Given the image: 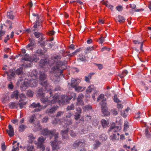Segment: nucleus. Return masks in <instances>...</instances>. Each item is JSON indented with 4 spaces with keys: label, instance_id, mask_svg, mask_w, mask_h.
Segmentation results:
<instances>
[{
    "label": "nucleus",
    "instance_id": "obj_5",
    "mask_svg": "<svg viewBox=\"0 0 151 151\" xmlns=\"http://www.w3.org/2000/svg\"><path fill=\"white\" fill-rule=\"evenodd\" d=\"M86 145L85 140L82 139L75 141L72 147L73 148L76 149L78 147H83Z\"/></svg>",
    "mask_w": 151,
    "mask_h": 151
},
{
    "label": "nucleus",
    "instance_id": "obj_36",
    "mask_svg": "<svg viewBox=\"0 0 151 151\" xmlns=\"http://www.w3.org/2000/svg\"><path fill=\"white\" fill-rule=\"evenodd\" d=\"M27 151H35L34 147L31 145H29L27 147Z\"/></svg>",
    "mask_w": 151,
    "mask_h": 151
},
{
    "label": "nucleus",
    "instance_id": "obj_28",
    "mask_svg": "<svg viewBox=\"0 0 151 151\" xmlns=\"http://www.w3.org/2000/svg\"><path fill=\"white\" fill-rule=\"evenodd\" d=\"M101 123L102 126L104 128L108 127L109 126V122L106 121L105 119H102L101 120Z\"/></svg>",
    "mask_w": 151,
    "mask_h": 151
},
{
    "label": "nucleus",
    "instance_id": "obj_43",
    "mask_svg": "<svg viewBox=\"0 0 151 151\" xmlns=\"http://www.w3.org/2000/svg\"><path fill=\"white\" fill-rule=\"evenodd\" d=\"M27 95L29 97H32L34 94L33 92L31 90H29L27 93Z\"/></svg>",
    "mask_w": 151,
    "mask_h": 151
},
{
    "label": "nucleus",
    "instance_id": "obj_61",
    "mask_svg": "<svg viewBox=\"0 0 151 151\" xmlns=\"http://www.w3.org/2000/svg\"><path fill=\"white\" fill-rule=\"evenodd\" d=\"M91 119V117L90 116L87 115L86 116L85 119L86 120L89 121H90Z\"/></svg>",
    "mask_w": 151,
    "mask_h": 151
},
{
    "label": "nucleus",
    "instance_id": "obj_22",
    "mask_svg": "<svg viewBox=\"0 0 151 151\" xmlns=\"http://www.w3.org/2000/svg\"><path fill=\"white\" fill-rule=\"evenodd\" d=\"M22 68H19L18 69H17L16 71V74L19 75H21L20 76V78L22 79L23 78H26V75H27L25 74H22Z\"/></svg>",
    "mask_w": 151,
    "mask_h": 151
},
{
    "label": "nucleus",
    "instance_id": "obj_55",
    "mask_svg": "<svg viewBox=\"0 0 151 151\" xmlns=\"http://www.w3.org/2000/svg\"><path fill=\"white\" fill-rule=\"evenodd\" d=\"M70 135L72 137H75L76 135V134L72 130H70Z\"/></svg>",
    "mask_w": 151,
    "mask_h": 151
},
{
    "label": "nucleus",
    "instance_id": "obj_24",
    "mask_svg": "<svg viewBox=\"0 0 151 151\" xmlns=\"http://www.w3.org/2000/svg\"><path fill=\"white\" fill-rule=\"evenodd\" d=\"M19 92L17 90L13 92L11 95V97L12 98H15L16 100L19 99Z\"/></svg>",
    "mask_w": 151,
    "mask_h": 151
},
{
    "label": "nucleus",
    "instance_id": "obj_17",
    "mask_svg": "<svg viewBox=\"0 0 151 151\" xmlns=\"http://www.w3.org/2000/svg\"><path fill=\"white\" fill-rule=\"evenodd\" d=\"M121 129V127L120 126L113 127L112 125L110 128L109 131L114 132L115 133H117L120 131Z\"/></svg>",
    "mask_w": 151,
    "mask_h": 151
},
{
    "label": "nucleus",
    "instance_id": "obj_7",
    "mask_svg": "<svg viewBox=\"0 0 151 151\" xmlns=\"http://www.w3.org/2000/svg\"><path fill=\"white\" fill-rule=\"evenodd\" d=\"M50 143L52 148V151H58L57 150L60 148L62 142L61 141L59 140L58 138L56 141L54 140L51 141Z\"/></svg>",
    "mask_w": 151,
    "mask_h": 151
},
{
    "label": "nucleus",
    "instance_id": "obj_60",
    "mask_svg": "<svg viewBox=\"0 0 151 151\" xmlns=\"http://www.w3.org/2000/svg\"><path fill=\"white\" fill-rule=\"evenodd\" d=\"M114 101L116 103H119L120 101L119 99L117 98V96L116 95L114 96Z\"/></svg>",
    "mask_w": 151,
    "mask_h": 151
},
{
    "label": "nucleus",
    "instance_id": "obj_39",
    "mask_svg": "<svg viewBox=\"0 0 151 151\" xmlns=\"http://www.w3.org/2000/svg\"><path fill=\"white\" fill-rule=\"evenodd\" d=\"M26 127V126L24 125H20L19 127V130L20 132H22L24 130Z\"/></svg>",
    "mask_w": 151,
    "mask_h": 151
},
{
    "label": "nucleus",
    "instance_id": "obj_52",
    "mask_svg": "<svg viewBox=\"0 0 151 151\" xmlns=\"http://www.w3.org/2000/svg\"><path fill=\"white\" fill-rule=\"evenodd\" d=\"M64 113V111H59L57 112L56 116L57 117H59L62 116Z\"/></svg>",
    "mask_w": 151,
    "mask_h": 151
},
{
    "label": "nucleus",
    "instance_id": "obj_12",
    "mask_svg": "<svg viewBox=\"0 0 151 151\" xmlns=\"http://www.w3.org/2000/svg\"><path fill=\"white\" fill-rule=\"evenodd\" d=\"M38 83V80L36 79L29 78V86L32 88H35L37 86Z\"/></svg>",
    "mask_w": 151,
    "mask_h": 151
},
{
    "label": "nucleus",
    "instance_id": "obj_26",
    "mask_svg": "<svg viewBox=\"0 0 151 151\" xmlns=\"http://www.w3.org/2000/svg\"><path fill=\"white\" fill-rule=\"evenodd\" d=\"M41 23L42 22L40 21H35L33 26V28H34V29H33V31H35L36 30V29L37 28V26L40 27V28H41L40 27H42Z\"/></svg>",
    "mask_w": 151,
    "mask_h": 151
},
{
    "label": "nucleus",
    "instance_id": "obj_32",
    "mask_svg": "<svg viewBox=\"0 0 151 151\" xmlns=\"http://www.w3.org/2000/svg\"><path fill=\"white\" fill-rule=\"evenodd\" d=\"M145 134L146 137L148 139L151 138V134L149 132V128L147 127L145 129Z\"/></svg>",
    "mask_w": 151,
    "mask_h": 151
},
{
    "label": "nucleus",
    "instance_id": "obj_44",
    "mask_svg": "<svg viewBox=\"0 0 151 151\" xmlns=\"http://www.w3.org/2000/svg\"><path fill=\"white\" fill-rule=\"evenodd\" d=\"M26 103L24 102L21 101H19V104L20 109H22L23 108L24 106L26 104Z\"/></svg>",
    "mask_w": 151,
    "mask_h": 151
},
{
    "label": "nucleus",
    "instance_id": "obj_54",
    "mask_svg": "<svg viewBox=\"0 0 151 151\" xmlns=\"http://www.w3.org/2000/svg\"><path fill=\"white\" fill-rule=\"evenodd\" d=\"M74 116L75 119L76 120H77L80 118L81 116V114L76 113L74 115Z\"/></svg>",
    "mask_w": 151,
    "mask_h": 151
},
{
    "label": "nucleus",
    "instance_id": "obj_19",
    "mask_svg": "<svg viewBox=\"0 0 151 151\" xmlns=\"http://www.w3.org/2000/svg\"><path fill=\"white\" fill-rule=\"evenodd\" d=\"M106 106V103L101 104V111L104 116H107L109 114V112L107 110L106 107H105Z\"/></svg>",
    "mask_w": 151,
    "mask_h": 151
},
{
    "label": "nucleus",
    "instance_id": "obj_11",
    "mask_svg": "<svg viewBox=\"0 0 151 151\" xmlns=\"http://www.w3.org/2000/svg\"><path fill=\"white\" fill-rule=\"evenodd\" d=\"M81 81V80L79 79L73 78L71 80L70 84V83H68V85H70V86L75 89Z\"/></svg>",
    "mask_w": 151,
    "mask_h": 151
},
{
    "label": "nucleus",
    "instance_id": "obj_38",
    "mask_svg": "<svg viewBox=\"0 0 151 151\" xmlns=\"http://www.w3.org/2000/svg\"><path fill=\"white\" fill-rule=\"evenodd\" d=\"M83 110H92V107L90 105H87L83 107Z\"/></svg>",
    "mask_w": 151,
    "mask_h": 151
},
{
    "label": "nucleus",
    "instance_id": "obj_34",
    "mask_svg": "<svg viewBox=\"0 0 151 151\" xmlns=\"http://www.w3.org/2000/svg\"><path fill=\"white\" fill-rule=\"evenodd\" d=\"M129 123L127 121H125L124 125V131H126L127 129L129 128Z\"/></svg>",
    "mask_w": 151,
    "mask_h": 151
},
{
    "label": "nucleus",
    "instance_id": "obj_49",
    "mask_svg": "<svg viewBox=\"0 0 151 151\" xmlns=\"http://www.w3.org/2000/svg\"><path fill=\"white\" fill-rule=\"evenodd\" d=\"M99 122V120L97 119H94L92 122V124L94 126H96L98 125Z\"/></svg>",
    "mask_w": 151,
    "mask_h": 151
},
{
    "label": "nucleus",
    "instance_id": "obj_47",
    "mask_svg": "<svg viewBox=\"0 0 151 151\" xmlns=\"http://www.w3.org/2000/svg\"><path fill=\"white\" fill-rule=\"evenodd\" d=\"M105 37L101 36L99 38L97 41L100 44H102L105 41Z\"/></svg>",
    "mask_w": 151,
    "mask_h": 151
},
{
    "label": "nucleus",
    "instance_id": "obj_33",
    "mask_svg": "<svg viewBox=\"0 0 151 151\" xmlns=\"http://www.w3.org/2000/svg\"><path fill=\"white\" fill-rule=\"evenodd\" d=\"M9 106L12 109L17 108L18 107V104L15 102H11L9 104Z\"/></svg>",
    "mask_w": 151,
    "mask_h": 151
},
{
    "label": "nucleus",
    "instance_id": "obj_62",
    "mask_svg": "<svg viewBox=\"0 0 151 151\" xmlns=\"http://www.w3.org/2000/svg\"><path fill=\"white\" fill-rule=\"evenodd\" d=\"M112 112L115 115H116L118 113L117 110L115 109H113L112 111Z\"/></svg>",
    "mask_w": 151,
    "mask_h": 151
},
{
    "label": "nucleus",
    "instance_id": "obj_16",
    "mask_svg": "<svg viewBox=\"0 0 151 151\" xmlns=\"http://www.w3.org/2000/svg\"><path fill=\"white\" fill-rule=\"evenodd\" d=\"M37 72L35 70L32 71L31 74L29 73H27L26 77L28 78H35L36 79L37 78Z\"/></svg>",
    "mask_w": 151,
    "mask_h": 151
},
{
    "label": "nucleus",
    "instance_id": "obj_58",
    "mask_svg": "<svg viewBox=\"0 0 151 151\" xmlns=\"http://www.w3.org/2000/svg\"><path fill=\"white\" fill-rule=\"evenodd\" d=\"M79 132L81 134H83L85 133L84 132V127L83 126L79 130Z\"/></svg>",
    "mask_w": 151,
    "mask_h": 151
},
{
    "label": "nucleus",
    "instance_id": "obj_50",
    "mask_svg": "<svg viewBox=\"0 0 151 151\" xmlns=\"http://www.w3.org/2000/svg\"><path fill=\"white\" fill-rule=\"evenodd\" d=\"M94 49L93 47H87L86 50V53H87L88 52H90L91 51L93 50Z\"/></svg>",
    "mask_w": 151,
    "mask_h": 151
},
{
    "label": "nucleus",
    "instance_id": "obj_31",
    "mask_svg": "<svg viewBox=\"0 0 151 151\" xmlns=\"http://www.w3.org/2000/svg\"><path fill=\"white\" fill-rule=\"evenodd\" d=\"M117 20L120 24L124 22L125 21L124 18L122 16L119 15L117 17Z\"/></svg>",
    "mask_w": 151,
    "mask_h": 151
},
{
    "label": "nucleus",
    "instance_id": "obj_64",
    "mask_svg": "<svg viewBox=\"0 0 151 151\" xmlns=\"http://www.w3.org/2000/svg\"><path fill=\"white\" fill-rule=\"evenodd\" d=\"M19 150L18 147H16L15 146H13V149L12 151H18Z\"/></svg>",
    "mask_w": 151,
    "mask_h": 151
},
{
    "label": "nucleus",
    "instance_id": "obj_42",
    "mask_svg": "<svg viewBox=\"0 0 151 151\" xmlns=\"http://www.w3.org/2000/svg\"><path fill=\"white\" fill-rule=\"evenodd\" d=\"M92 74H89L88 76H85V81L87 82H89L90 80Z\"/></svg>",
    "mask_w": 151,
    "mask_h": 151
},
{
    "label": "nucleus",
    "instance_id": "obj_48",
    "mask_svg": "<svg viewBox=\"0 0 151 151\" xmlns=\"http://www.w3.org/2000/svg\"><path fill=\"white\" fill-rule=\"evenodd\" d=\"M35 115L31 116L29 117V122L30 123L33 122L35 120Z\"/></svg>",
    "mask_w": 151,
    "mask_h": 151
},
{
    "label": "nucleus",
    "instance_id": "obj_30",
    "mask_svg": "<svg viewBox=\"0 0 151 151\" xmlns=\"http://www.w3.org/2000/svg\"><path fill=\"white\" fill-rule=\"evenodd\" d=\"M86 88L85 87L78 86L75 89V91L78 92H81L84 91Z\"/></svg>",
    "mask_w": 151,
    "mask_h": 151
},
{
    "label": "nucleus",
    "instance_id": "obj_46",
    "mask_svg": "<svg viewBox=\"0 0 151 151\" xmlns=\"http://www.w3.org/2000/svg\"><path fill=\"white\" fill-rule=\"evenodd\" d=\"M74 109V106L73 104H71L70 105L68 106L67 108V110H73Z\"/></svg>",
    "mask_w": 151,
    "mask_h": 151
},
{
    "label": "nucleus",
    "instance_id": "obj_2",
    "mask_svg": "<svg viewBox=\"0 0 151 151\" xmlns=\"http://www.w3.org/2000/svg\"><path fill=\"white\" fill-rule=\"evenodd\" d=\"M41 85L44 86L47 93L49 92L50 95V97L45 96V94L43 89L42 88H40L37 92V96L39 97L42 102L46 105L44 106L40 105V103H33L31 104L29 106L30 109H33L32 112H39L42 109H44L48 105H51L56 103L58 101V95L53 96L51 95L52 91V87L50 86L48 82L47 81L42 82L40 83Z\"/></svg>",
    "mask_w": 151,
    "mask_h": 151
},
{
    "label": "nucleus",
    "instance_id": "obj_25",
    "mask_svg": "<svg viewBox=\"0 0 151 151\" xmlns=\"http://www.w3.org/2000/svg\"><path fill=\"white\" fill-rule=\"evenodd\" d=\"M101 143L98 140H96L95 141L93 145V148L94 150H96L99 147H100Z\"/></svg>",
    "mask_w": 151,
    "mask_h": 151
},
{
    "label": "nucleus",
    "instance_id": "obj_8",
    "mask_svg": "<svg viewBox=\"0 0 151 151\" xmlns=\"http://www.w3.org/2000/svg\"><path fill=\"white\" fill-rule=\"evenodd\" d=\"M23 80H24V81L21 84L20 87L21 90L22 91H24L27 88V87L29 86L28 83L29 78H28L27 77H26V78H23L22 79L20 78L19 79L18 81V82L19 81H21Z\"/></svg>",
    "mask_w": 151,
    "mask_h": 151
},
{
    "label": "nucleus",
    "instance_id": "obj_27",
    "mask_svg": "<svg viewBox=\"0 0 151 151\" xmlns=\"http://www.w3.org/2000/svg\"><path fill=\"white\" fill-rule=\"evenodd\" d=\"M101 100H102V103H105L104 102L106 100V98L104 97V95L103 94H101L98 96L97 101V102H99Z\"/></svg>",
    "mask_w": 151,
    "mask_h": 151
},
{
    "label": "nucleus",
    "instance_id": "obj_40",
    "mask_svg": "<svg viewBox=\"0 0 151 151\" xmlns=\"http://www.w3.org/2000/svg\"><path fill=\"white\" fill-rule=\"evenodd\" d=\"M133 42L135 44H141V46L140 47V50L141 51H143L142 50V48L143 47V42H139L138 41L136 40H134L133 41Z\"/></svg>",
    "mask_w": 151,
    "mask_h": 151
},
{
    "label": "nucleus",
    "instance_id": "obj_63",
    "mask_svg": "<svg viewBox=\"0 0 151 151\" xmlns=\"http://www.w3.org/2000/svg\"><path fill=\"white\" fill-rule=\"evenodd\" d=\"M76 111L77 112V113H77L81 114V108L80 107H78L76 108Z\"/></svg>",
    "mask_w": 151,
    "mask_h": 151
},
{
    "label": "nucleus",
    "instance_id": "obj_23",
    "mask_svg": "<svg viewBox=\"0 0 151 151\" xmlns=\"http://www.w3.org/2000/svg\"><path fill=\"white\" fill-rule=\"evenodd\" d=\"M29 44L26 46V48L29 49H32L35 44V40L33 39H29Z\"/></svg>",
    "mask_w": 151,
    "mask_h": 151
},
{
    "label": "nucleus",
    "instance_id": "obj_35",
    "mask_svg": "<svg viewBox=\"0 0 151 151\" xmlns=\"http://www.w3.org/2000/svg\"><path fill=\"white\" fill-rule=\"evenodd\" d=\"M35 130L36 131L40 130L42 129V127L40 125L39 122H38L37 123V125L35 126Z\"/></svg>",
    "mask_w": 151,
    "mask_h": 151
},
{
    "label": "nucleus",
    "instance_id": "obj_21",
    "mask_svg": "<svg viewBox=\"0 0 151 151\" xmlns=\"http://www.w3.org/2000/svg\"><path fill=\"white\" fill-rule=\"evenodd\" d=\"M84 96L82 93H80L77 99V102L76 104L78 105H82L83 104L82 99Z\"/></svg>",
    "mask_w": 151,
    "mask_h": 151
},
{
    "label": "nucleus",
    "instance_id": "obj_45",
    "mask_svg": "<svg viewBox=\"0 0 151 151\" xmlns=\"http://www.w3.org/2000/svg\"><path fill=\"white\" fill-rule=\"evenodd\" d=\"M34 34L36 38H38L42 35V34L38 32H34Z\"/></svg>",
    "mask_w": 151,
    "mask_h": 151
},
{
    "label": "nucleus",
    "instance_id": "obj_41",
    "mask_svg": "<svg viewBox=\"0 0 151 151\" xmlns=\"http://www.w3.org/2000/svg\"><path fill=\"white\" fill-rule=\"evenodd\" d=\"M7 17L8 18L10 19H13L14 17L12 15V12H8L7 13Z\"/></svg>",
    "mask_w": 151,
    "mask_h": 151
},
{
    "label": "nucleus",
    "instance_id": "obj_51",
    "mask_svg": "<svg viewBox=\"0 0 151 151\" xmlns=\"http://www.w3.org/2000/svg\"><path fill=\"white\" fill-rule=\"evenodd\" d=\"M89 136L90 139L93 140L94 139L95 135L93 133H91L89 134Z\"/></svg>",
    "mask_w": 151,
    "mask_h": 151
},
{
    "label": "nucleus",
    "instance_id": "obj_59",
    "mask_svg": "<svg viewBox=\"0 0 151 151\" xmlns=\"http://www.w3.org/2000/svg\"><path fill=\"white\" fill-rule=\"evenodd\" d=\"M117 107L118 109H119V110L120 111L123 108V106L122 104H117Z\"/></svg>",
    "mask_w": 151,
    "mask_h": 151
},
{
    "label": "nucleus",
    "instance_id": "obj_4",
    "mask_svg": "<svg viewBox=\"0 0 151 151\" xmlns=\"http://www.w3.org/2000/svg\"><path fill=\"white\" fill-rule=\"evenodd\" d=\"M41 134L44 135H46L49 137L50 139H51L53 136L54 137L55 141L58 138L59 134L56 132L55 129L49 131L47 128L44 129L41 131Z\"/></svg>",
    "mask_w": 151,
    "mask_h": 151
},
{
    "label": "nucleus",
    "instance_id": "obj_18",
    "mask_svg": "<svg viewBox=\"0 0 151 151\" xmlns=\"http://www.w3.org/2000/svg\"><path fill=\"white\" fill-rule=\"evenodd\" d=\"M6 131L10 137L13 136L14 135V128L10 124L9 125L8 129L6 130Z\"/></svg>",
    "mask_w": 151,
    "mask_h": 151
},
{
    "label": "nucleus",
    "instance_id": "obj_14",
    "mask_svg": "<svg viewBox=\"0 0 151 151\" xmlns=\"http://www.w3.org/2000/svg\"><path fill=\"white\" fill-rule=\"evenodd\" d=\"M58 108V106L57 105H54L50 108L47 109L46 111V114L50 115L54 113L56 110Z\"/></svg>",
    "mask_w": 151,
    "mask_h": 151
},
{
    "label": "nucleus",
    "instance_id": "obj_9",
    "mask_svg": "<svg viewBox=\"0 0 151 151\" xmlns=\"http://www.w3.org/2000/svg\"><path fill=\"white\" fill-rule=\"evenodd\" d=\"M45 139L43 137L41 136L38 138V142L37 143V148L42 151H44L45 148V147L43 143L45 140Z\"/></svg>",
    "mask_w": 151,
    "mask_h": 151
},
{
    "label": "nucleus",
    "instance_id": "obj_13",
    "mask_svg": "<svg viewBox=\"0 0 151 151\" xmlns=\"http://www.w3.org/2000/svg\"><path fill=\"white\" fill-rule=\"evenodd\" d=\"M86 92L87 94H88L92 92L94 94H97V93H98V91L96 90V88L92 85H90L88 86L87 88L86 89Z\"/></svg>",
    "mask_w": 151,
    "mask_h": 151
},
{
    "label": "nucleus",
    "instance_id": "obj_6",
    "mask_svg": "<svg viewBox=\"0 0 151 151\" xmlns=\"http://www.w3.org/2000/svg\"><path fill=\"white\" fill-rule=\"evenodd\" d=\"M26 58L23 57L22 59L26 61L29 60L30 62H37L39 60L40 55H37V54H34L30 56L29 58V56L28 55L26 54L25 55Z\"/></svg>",
    "mask_w": 151,
    "mask_h": 151
},
{
    "label": "nucleus",
    "instance_id": "obj_53",
    "mask_svg": "<svg viewBox=\"0 0 151 151\" xmlns=\"http://www.w3.org/2000/svg\"><path fill=\"white\" fill-rule=\"evenodd\" d=\"M128 71L127 70H125L122 72V74L120 76V77L121 78H123L124 77V76H126V75L127 74Z\"/></svg>",
    "mask_w": 151,
    "mask_h": 151
},
{
    "label": "nucleus",
    "instance_id": "obj_20",
    "mask_svg": "<svg viewBox=\"0 0 151 151\" xmlns=\"http://www.w3.org/2000/svg\"><path fill=\"white\" fill-rule=\"evenodd\" d=\"M119 133H114L110 136V138L113 141L115 142L119 140Z\"/></svg>",
    "mask_w": 151,
    "mask_h": 151
},
{
    "label": "nucleus",
    "instance_id": "obj_1",
    "mask_svg": "<svg viewBox=\"0 0 151 151\" xmlns=\"http://www.w3.org/2000/svg\"><path fill=\"white\" fill-rule=\"evenodd\" d=\"M61 58V56L59 54H53L51 57L52 61H49L46 58H43L41 59L40 61V66L44 70V72L40 71V80L41 81L44 80L46 78V76L45 74V71L47 70L48 64H49L51 65H53L51 68V73L55 77H57V80L58 81L60 79L59 76L62 75L63 71L64 68L63 67L65 65V64L62 61L59 60Z\"/></svg>",
    "mask_w": 151,
    "mask_h": 151
},
{
    "label": "nucleus",
    "instance_id": "obj_37",
    "mask_svg": "<svg viewBox=\"0 0 151 151\" xmlns=\"http://www.w3.org/2000/svg\"><path fill=\"white\" fill-rule=\"evenodd\" d=\"M100 140L103 141L106 140L107 138V137L106 136L105 134H102L99 137Z\"/></svg>",
    "mask_w": 151,
    "mask_h": 151
},
{
    "label": "nucleus",
    "instance_id": "obj_10",
    "mask_svg": "<svg viewBox=\"0 0 151 151\" xmlns=\"http://www.w3.org/2000/svg\"><path fill=\"white\" fill-rule=\"evenodd\" d=\"M76 96V94L74 93H71L70 97H68L65 95L63 96H62L61 101L63 103L68 102L72 98H73L74 100L75 99Z\"/></svg>",
    "mask_w": 151,
    "mask_h": 151
},
{
    "label": "nucleus",
    "instance_id": "obj_29",
    "mask_svg": "<svg viewBox=\"0 0 151 151\" xmlns=\"http://www.w3.org/2000/svg\"><path fill=\"white\" fill-rule=\"evenodd\" d=\"M79 58L78 59L81 60L83 62H86L88 60L86 57H85L84 55H83L82 54H81L79 55Z\"/></svg>",
    "mask_w": 151,
    "mask_h": 151
},
{
    "label": "nucleus",
    "instance_id": "obj_3",
    "mask_svg": "<svg viewBox=\"0 0 151 151\" xmlns=\"http://www.w3.org/2000/svg\"><path fill=\"white\" fill-rule=\"evenodd\" d=\"M72 114L70 113H68L67 114L66 116L63 118V119H61L60 121V122L62 123H63L64 124H67L66 127L67 129L65 130H62L61 132V134L62 136V139L63 140L66 139V140L69 139V136L68 134V131L69 130V126L71 128H73L75 129L77 127V125L74 127H71V124H72V120L70 119H69L71 116Z\"/></svg>",
    "mask_w": 151,
    "mask_h": 151
},
{
    "label": "nucleus",
    "instance_id": "obj_56",
    "mask_svg": "<svg viewBox=\"0 0 151 151\" xmlns=\"http://www.w3.org/2000/svg\"><path fill=\"white\" fill-rule=\"evenodd\" d=\"M19 97L20 98L21 100H23L25 98L26 96L25 94L23 93L20 94H19Z\"/></svg>",
    "mask_w": 151,
    "mask_h": 151
},
{
    "label": "nucleus",
    "instance_id": "obj_57",
    "mask_svg": "<svg viewBox=\"0 0 151 151\" xmlns=\"http://www.w3.org/2000/svg\"><path fill=\"white\" fill-rule=\"evenodd\" d=\"M79 51L80 49H78L76 50L74 52H73L72 53H71L69 55H70L71 56L75 55H76L78 52H79Z\"/></svg>",
    "mask_w": 151,
    "mask_h": 151
},
{
    "label": "nucleus",
    "instance_id": "obj_15",
    "mask_svg": "<svg viewBox=\"0 0 151 151\" xmlns=\"http://www.w3.org/2000/svg\"><path fill=\"white\" fill-rule=\"evenodd\" d=\"M5 73L7 75V79L9 81H11L15 75L14 71L12 70H10L6 72Z\"/></svg>",
    "mask_w": 151,
    "mask_h": 151
}]
</instances>
